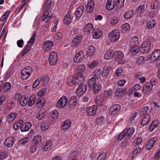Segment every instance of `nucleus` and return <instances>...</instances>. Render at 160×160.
I'll return each mask as SVG.
<instances>
[{"mask_svg":"<svg viewBox=\"0 0 160 160\" xmlns=\"http://www.w3.org/2000/svg\"><path fill=\"white\" fill-rule=\"evenodd\" d=\"M32 71L33 70L31 67L29 66L25 67L21 72L22 78L24 80L28 79Z\"/></svg>","mask_w":160,"mask_h":160,"instance_id":"1","label":"nucleus"},{"mask_svg":"<svg viewBox=\"0 0 160 160\" xmlns=\"http://www.w3.org/2000/svg\"><path fill=\"white\" fill-rule=\"evenodd\" d=\"M119 31L117 30H114L110 32L108 35L109 39L112 42L117 41L120 38Z\"/></svg>","mask_w":160,"mask_h":160,"instance_id":"2","label":"nucleus"},{"mask_svg":"<svg viewBox=\"0 0 160 160\" xmlns=\"http://www.w3.org/2000/svg\"><path fill=\"white\" fill-rule=\"evenodd\" d=\"M49 64L52 66L55 65L58 61V54L55 51L52 52L50 54L48 58Z\"/></svg>","mask_w":160,"mask_h":160,"instance_id":"3","label":"nucleus"},{"mask_svg":"<svg viewBox=\"0 0 160 160\" xmlns=\"http://www.w3.org/2000/svg\"><path fill=\"white\" fill-rule=\"evenodd\" d=\"M115 58L118 60V63L119 64H123L125 62L124 55L121 51H115L113 53Z\"/></svg>","mask_w":160,"mask_h":160,"instance_id":"4","label":"nucleus"},{"mask_svg":"<svg viewBox=\"0 0 160 160\" xmlns=\"http://www.w3.org/2000/svg\"><path fill=\"white\" fill-rule=\"evenodd\" d=\"M135 131L134 128H129L125 129L123 131L124 136V139H129Z\"/></svg>","mask_w":160,"mask_h":160,"instance_id":"5","label":"nucleus"},{"mask_svg":"<svg viewBox=\"0 0 160 160\" xmlns=\"http://www.w3.org/2000/svg\"><path fill=\"white\" fill-rule=\"evenodd\" d=\"M87 90L86 85L84 84H81L77 89L76 93L78 96L81 97L86 92Z\"/></svg>","mask_w":160,"mask_h":160,"instance_id":"6","label":"nucleus"},{"mask_svg":"<svg viewBox=\"0 0 160 160\" xmlns=\"http://www.w3.org/2000/svg\"><path fill=\"white\" fill-rule=\"evenodd\" d=\"M82 39V36L79 35L76 36L73 40L71 44L73 48L78 47L81 43Z\"/></svg>","mask_w":160,"mask_h":160,"instance_id":"7","label":"nucleus"},{"mask_svg":"<svg viewBox=\"0 0 160 160\" xmlns=\"http://www.w3.org/2000/svg\"><path fill=\"white\" fill-rule=\"evenodd\" d=\"M15 142V139L12 136L7 138L4 142L5 146L7 148L12 147Z\"/></svg>","mask_w":160,"mask_h":160,"instance_id":"8","label":"nucleus"},{"mask_svg":"<svg viewBox=\"0 0 160 160\" xmlns=\"http://www.w3.org/2000/svg\"><path fill=\"white\" fill-rule=\"evenodd\" d=\"M141 49L143 52L147 53L150 50L151 48V43L149 41L143 42L141 45Z\"/></svg>","mask_w":160,"mask_h":160,"instance_id":"9","label":"nucleus"},{"mask_svg":"<svg viewBox=\"0 0 160 160\" xmlns=\"http://www.w3.org/2000/svg\"><path fill=\"white\" fill-rule=\"evenodd\" d=\"M68 102V99L65 96L61 98L58 100L57 106L59 108H63L65 107Z\"/></svg>","mask_w":160,"mask_h":160,"instance_id":"10","label":"nucleus"},{"mask_svg":"<svg viewBox=\"0 0 160 160\" xmlns=\"http://www.w3.org/2000/svg\"><path fill=\"white\" fill-rule=\"evenodd\" d=\"M121 109V106L120 105H114L110 109V113L112 115H115L119 112Z\"/></svg>","mask_w":160,"mask_h":160,"instance_id":"11","label":"nucleus"},{"mask_svg":"<svg viewBox=\"0 0 160 160\" xmlns=\"http://www.w3.org/2000/svg\"><path fill=\"white\" fill-rule=\"evenodd\" d=\"M153 85L151 82L146 83L143 86L142 90V92L145 94L149 93L152 88Z\"/></svg>","mask_w":160,"mask_h":160,"instance_id":"12","label":"nucleus"},{"mask_svg":"<svg viewBox=\"0 0 160 160\" xmlns=\"http://www.w3.org/2000/svg\"><path fill=\"white\" fill-rule=\"evenodd\" d=\"M84 52L83 51L78 52L75 55L74 58V62L77 63L82 61L84 57Z\"/></svg>","mask_w":160,"mask_h":160,"instance_id":"13","label":"nucleus"},{"mask_svg":"<svg viewBox=\"0 0 160 160\" xmlns=\"http://www.w3.org/2000/svg\"><path fill=\"white\" fill-rule=\"evenodd\" d=\"M84 7L82 6H79L76 10L75 12L76 19L78 20H79L81 17L84 10Z\"/></svg>","mask_w":160,"mask_h":160,"instance_id":"14","label":"nucleus"},{"mask_svg":"<svg viewBox=\"0 0 160 160\" xmlns=\"http://www.w3.org/2000/svg\"><path fill=\"white\" fill-rule=\"evenodd\" d=\"M44 10V13L42 17V19L43 21H45L46 22H48L51 18V16L49 15L51 12V10Z\"/></svg>","mask_w":160,"mask_h":160,"instance_id":"15","label":"nucleus"},{"mask_svg":"<svg viewBox=\"0 0 160 160\" xmlns=\"http://www.w3.org/2000/svg\"><path fill=\"white\" fill-rule=\"evenodd\" d=\"M53 145L52 142L50 140L47 141L43 143L42 150L43 151H48L50 150Z\"/></svg>","mask_w":160,"mask_h":160,"instance_id":"16","label":"nucleus"},{"mask_svg":"<svg viewBox=\"0 0 160 160\" xmlns=\"http://www.w3.org/2000/svg\"><path fill=\"white\" fill-rule=\"evenodd\" d=\"M98 107L96 105H93L88 107L87 109V113L89 116H93L95 115Z\"/></svg>","mask_w":160,"mask_h":160,"instance_id":"17","label":"nucleus"},{"mask_svg":"<svg viewBox=\"0 0 160 160\" xmlns=\"http://www.w3.org/2000/svg\"><path fill=\"white\" fill-rule=\"evenodd\" d=\"M76 78V82L79 83V82H82L84 80L85 77L83 75L82 72L80 71L78 72L74 76Z\"/></svg>","mask_w":160,"mask_h":160,"instance_id":"18","label":"nucleus"},{"mask_svg":"<svg viewBox=\"0 0 160 160\" xmlns=\"http://www.w3.org/2000/svg\"><path fill=\"white\" fill-rule=\"evenodd\" d=\"M157 138L155 137L151 138L148 142L146 146V148L148 150H150L153 146L154 144L157 141Z\"/></svg>","mask_w":160,"mask_h":160,"instance_id":"19","label":"nucleus"},{"mask_svg":"<svg viewBox=\"0 0 160 160\" xmlns=\"http://www.w3.org/2000/svg\"><path fill=\"white\" fill-rule=\"evenodd\" d=\"M73 16L71 12H68L65 15L63 20L64 23L67 25L70 24L72 20Z\"/></svg>","mask_w":160,"mask_h":160,"instance_id":"20","label":"nucleus"},{"mask_svg":"<svg viewBox=\"0 0 160 160\" xmlns=\"http://www.w3.org/2000/svg\"><path fill=\"white\" fill-rule=\"evenodd\" d=\"M116 4L115 0H108L106 7L107 9L110 10L113 9Z\"/></svg>","mask_w":160,"mask_h":160,"instance_id":"21","label":"nucleus"},{"mask_svg":"<svg viewBox=\"0 0 160 160\" xmlns=\"http://www.w3.org/2000/svg\"><path fill=\"white\" fill-rule=\"evenodd\" d=\"M71 122L70 120L67 119L62 123V129L64 130H67L71 126Z\"/></svg>","mask_w":160,"mask_h":160,"instance_id":"22","label":"nucleus"},{"mask_svg":"<svg viewBox=\"0 0 160 160\" xmlns=\"http://www.w3.org/2000/svg\"><path fill=\"white\" fill-rule=\"evenodd\" d=\"M32 126V124L29 122H27L23 124L21 128L22 132H26L29 131Z\"/></svg>","mask_w":160,"mask_h":160,"instance_id":"23","label":"nucleus"},{"mask_svg":"<svg viewBox=\"0 0 160 160\" xmlns=\"http://www.w3.org/2000/svg\"><path fill=\"white\" fill-rule=\"evenodd\" d=\"M129 53L132 55H135L139 51V48L136 45L132 46L129 49Z\"/></svg>","mask_w":160,"mask_h":160,"instance_id":"24","label":"nucleus"},{"mask_svg":"<svg viewBox=\"0 0 160 160\" xmlns=\"http://www.w3.org/2000/svg\"><path fill=\"white\" fill-rule=\"evenodd\" d=\"M92 32L93 38L96 39L100 38L103 34L102 31L98 29L94 31H93Z\"/></svg>","mask_w":160,"mask_h":160,"instance_id":"25","label":"nucleus"},{"mask_svg":"<svg viewBox=\"0 0 160 160\" xmlns=\"http://www.w3.org/2000/svg\"><path fill=\"white\" fill-rule=\"evenodd\" d=\"M69 104L72 107H74L78 104V102L77 97L74 95L72 96L69 101Z\"/></svg>","mask_w":160,"mask_h":160,"instance_id":"26","label":"nucleus"},{"mask_svg":"<svg viewBox=\"0 0 160 160\" xmlns=\"http://www.w3.org/2000/svg\"><path fill=\"white\" fill-rule=\"evenodd\" d=\"M160 56V50L157 49L151 54V59L153 61H156Z\"/></svg>","mask_w":160,"mask_h":160,"instance_id":"27","label":"nucleus"},{"mask_svg":"<svg viewBox=\"0 0 160 160\" xmlns=\"http://www.w3.org/2000/svg\"><path fill=\"white\" fill-rule=\"evenodd\" d=\"M76 78L74 76L70 77L67 80V83L68 86H71L74 84H78L76 82Z\"/></svg>","mask_w":160,"mask_h":160,"instance_id":"28","label":"nucleus"},{"mask_svg":"<svg viewBox=\"0 0 160 160\" xmlns=\"http://www.w3.org/2000/svg\"><path fill=\"white\" fill-rule=\"evenodd\" d=\"M95 102L98 106H101L104 104L106 101L103 98L99 97H97L95 99Z\"/></svg>","mask_w":160,"mask_h":160,"instance_id":"29","label":"nucleus"},{"mask_svg":"<svg viewBox=\"0 0 160 160\" xmlns=\"http://www.w3.org/2000/svg\"><path fill=\"white\" fill-rule=\"evenodd\" d=\"M101 74V70L100 69H96L92 73L91 76L97 80L100 78Z\"/></svg>","mask_w":160,"mask_h":160,"instance_id":"30","label":"nucleus"},{"mask_svg":"<svg viewBox=\"0 0 160 160\" xmlns=\"http://www.w3.org/2000/svg\"><path fill=\"white\" fill-rule=\"evenodd\" d=\"M83 30L84 32L88 33L92 32L94 31L93 25L91 23H88L84 27Z\"/></svg>","mask_w":160,"mask_h":160,"instance_id":"31","label":"nucleus"},{"mask_svg":"<svg viewBox=\"0 0 160 160\" xmlns=\"http://www.w3.org/2000/svg\"><path fill=\"white\" fill-rule=\"evenodd\" d=\"M53 45V43L51 41H47L43 44V49L45 50H49L51 48Z\"/></svg>","mask_w":160,"mask_h":160,"instance_id":"32","label":"nucleus"},{"mask_svg":"<svg viewBox=\"0 0 160 160\" xmlns=\"http://www.w3.org/2000/svg\"><path fill=\"white\" fill-rule=\"evenodd\" d=\"M28 96L23 95L22 96L20 100V104L22 107L26 106L28 103Z\"/></svg>","mask_w":160,"mask_h":160,"instance_id":"33","label":"nucleus"},{"mask_svg":"<svg viewBox=\"0 0 160 160\" xmlns=\"http://www.w3.org/2000/svg\"><path fill=\"white\" fill-rule=\"evenodd\" d=\"M94 6V3L93 1L91 0L88 2L87 7V11L88 13L92 12Z\"/></svg>","mask_w":160,"mask_h":160,"instance_id":"34","label":"nucleus"},{"mask_svg":"<svg viewBox=\"0 0 160 160\" xmlns=\"http://www.w3.org/2000/svg\"><path fill=\"white\" fill-rule=\"evenodd\" d=\"M158 122L157 120H154L151 123L149 128V130L150 132H152L154 129L156 128L158 125Z\"/></svg>","mask_w":160,"mask_h":160,"instance_id":"35","label":"nucleus"},{"mask_svg":"<svg viewBox=\"0 0 160 160\" xmlns=\"http://www.w3.org/2000/svg\"><path fill=\"white\" fill-rule=\"evenodd\" d=\"M50 125L49 122H43L41 124V129L42 131H45L49 128Z\"/></svg>","mask_w":160,"mask_h":160,"instance_id":"36","label":"nucleus"},{"mask_svg":"<svg viewBox=\"0 0 160 160\" xmlns=\"http://www.w3.org/2000/svg\"><path fill=\"white\" fill-rule=\"evenodd\" d=\"M97 80L94 78L91 77L88 80V86L90 88L93 87L97 83Z\"/></svg>","mask_w":160,"mask_h":160,"instance_id":"37","label":"nucleus"},{"mask_svg":"<svg viewBox=\"0 0 160 160\" xmlns=\"http://www.w3.org/2000/svg\"><path fill=\"white\" fill-rule=\"evenodd\" d=\"M150 119L151 117L150 115H146L141 121V125L142 126H144L148 124L150 122Z\"/></svg>","mask_w":160,"mask_h":160,"instance_id":"38","label":"nucleus"},{"mask_svg":"<svg viewBox=\"0 0 160 160\" xmlns=\"http://www.w3.org/2000/svg\"><path fill=\"white\" fill-rule=\"evenodd\" d=\"M17 114L15 112H12L9 114L8 116L7 121L8 123H10L14 120L16 117Z\"/></svg>","mask_w":160,"mask_h":160,"instance_id":"39","label":"nucleus"},{"mask_svg":"<svg viewBox=\"0 0 160 160\" xmlns=\"http://www.w3.org/2000/svg\"><path fill=\"white\" fill-rule=\"evenodd\" d=\"M11 88V84L9 82H6L2 88V91L3 92H6L9 91Z\"/></svg>","mask_w":160,"mask_h":160,"instance_id":"40","label":"nucleus"},{"mask_svg":"<svg viewBox=\"0 0 160 160\" xmlns=\"http://www.w3.org/2000/svg\"><path fill=\"white\" fill-rule=\"evenodd\" d=\"M98 60H94L88 64V67L89 68L92 69L97 66L98 63Z\"/></svg>","mask_w":160,"mask_h":160,"instance_id":"41","label":"nucleus"},{"mask_svg":"<svg viewBox=\"0 0 160 160\" xmlns=\"http://www.w3.org/2000/svg\"><path fill=\"white\" fill-rule=\"evenodd\" d=\"M156 24L155 21L153 20L148 21L147 23V27L149 29H151L154 28Z\"/></svg>","mask_w":160,"mask_h":160,"instance_id":"42","label":"nucleus"},{"mask_svg":"<svg viewBox=\"0 0 160 160\" xmlns=\"http://www.w3.org/2000/svg\"><path fill=\"white\" fill-rule=\"evenodd\" d=\"M8 156L7 150L3 149L0 151V160H2Z\"/></svg>","mask_w":160,"mask_h":160,"instance_id":"43","label":"nucleus"},{"mask_svg":"<svg viewBox=\"0 0 160 160\" xmlns=\"http://www.w3.org/2000/svg\"><path fill=\"white\" fill-rule=\"evenodd\" d=\"M36 100V98L34 95L31 96L28 103V105L29 107L32 106L35 103Z\"/></svg>","mask_w":160,"mask_h":160,"instance_id":"44","label":"nucleus"},{"mask_svg":"<svg viewBox=\"0 0 160 160\" xmlns=\"http://www.w3.org/2000/svg\"><path fill=\"white\" fill-rule=\"evenodd\" d=\"M31 48V45L27 44L24 47V50L21 54V56H23L28 52Z\"/></svg>","mask_w":160,"mask_h":160,"instance_id":"45","label":"nucleus"},{"mask_svg":"<svg viewBox=\"0 0 160 160\" xmlns=\"http://www.w3.org/2000/svg\"><path fill=\"white\" fill-rule=\"evenodd\" d=\"M88 54L90 56H93L94 54L96 49L93 45H90L88 47Z\"/></svg>","mask_w":160,"mask_h":160,"instance_id":"46","label":"nucleus"},{"mask_svg":"<svg viewBox=\"0 0 160 160\" xmlns=\"http://www.w3.org/2000/svg\"><path fill=\"white\" fill-rule=\"evenodd\" d=\"M133 15V12L131 11H128L124 14V18L126 19H128L132 18Z\"/></svg>","mask_w":160,"mask_h":160,"instance_id":"47","label":"nucleus"},{"mask_svg":"<svg viewBox=\"0 0 160 160\" xmlns=\"http://www.w3.org/2000/svg\"><path fill=\"white\" fill-rule=\"evenodd\" d=\"M51 118L53 120H56L58 116V113L56 110H54L52 111L51 112Z\"/></svg>","mask_w":160,"mask_h":160,"instance_id":"48","label":"nucleus"},{"mask_svg":"<svg viewBox=\"0 0 160 160\" xmlns=\"http://www.w3.org/2000/svg\"><path fill=\"white\" fill-rule=\"evenodd\" d=\"M41 80L43 81L44 85H47L49 81V78L47 74L44 75L42 78Z\"/></svg>","mask_w":160,"mask_h":160,"instance_id":"49","label":"nucleus"},{"mask_svg":"<svg viewBox=\"0 0 160 160\" xmlns=\"http://www.w3.org/2000/svg\"><path fill=\"white\" fill-rule=\"evenodd\" d=\"M93 91L95 93H98L99 92L101 88V86L98 83H97L95 86L92 87Z\"/></svg>","mask_w":160,"mask_h":160,"instance_id":"50","label":"nucleus"},{"mask_svg":"<svg viewBox=\"0 0 160 160\" xmlns=\"http://www.w3.org/2000/svg\"><path fill=\"white\" fill-rule=\"evenodd\" d=\"M33 140L36 144H38L41 142L42 141L41 136L40 135L35 136L33 138Z\"/></svg>","mask_w":160,"mask_h":160,"instance_id":"51","label":"nucleus"},{"mask_svg":"<svg viewBox=\"0 0 160 160\" xmlns=\"http://www.w3.org/2000/svg\"><path fill=\"white\" fill-rule=\"evenodd\" d=\"M114 55L113 53H112V52L111 51H109L106 52L104 55V57L106 59H109L112 57Z\"/></svg>","mask_w":160,"mask_h":160,"instance_id":"52","label":"nucleus"},{"mask_svg":"<svg viewBox=\"0 0 160 160\" xmlns=\"http://www.w3.org/2000/svg\"><path fill=\"white\" fill-rule=\"evenodd\" d=\"M109 72L108 68L107 67H104L102 72L103 77H106L108 75Z\"/></svg>","mask_w":160,"mask_h":160,"instance_id":"53","label":"nucleus"},{"mask_svg":"<svg viewBox=\"0 0 160 160\" xmlns=\"http://www.w3.org/2000/svg\"><path fill=\"white\" fill-rule=\"evenodd\" d=\"M51 2L50 1L47 0L45 2L43 8L44 10H50V8L51 6Z\"/></svg>","mask_w":160,"mask_h":160,"instance_id":"54","label":"nucleus"},{"mask_svg":"<svg viewBox=\"0 0 160 160\" xmlns=\"http://www.w3.org/2000/svg\"><path fill=\"white\" fill-rule=\"evenodd\" d=\"M38 102L37 103V106L38 107H42L44 104L45 103V100L43 98L38 99Z\"/></svg>","mask_w":160,"mask_h":160,"instance_id":"55","label":"nucleus"},{"mask_svg":"<svg viewBox=\"0 0 160 160\" xmlns=\"http://www.w3.org/2000/svg\"><path fill=\"white\" fill-rule=\"evenodd\" d=\"M36 36V33H34L30 40L28 42L27 44L29 45H30V44L31 45H33Z\"/></svg>","mask_w":160,"mask_h":160,"instance_id":"56","label":"nucleus"},{"mask_svg":"<svg viewBox=\"0 0 160 160\" xmlns=\"http://www.w3.org/2000/svg\"><path fill=\"white\" fill-rule=\"evenodd\" d=\"M142 137H138L136 138L134 141L133 143L135 145H139L142 142Z\"/></svg>","mask_w":160,"mask_h":160,"instance_id":"57","label":"nucleus"},{"mask_svg":"<svg viewBox=\"0 0 160 160\" xmlns=\"http://www.w3.org/2000/svg\"><path fill=\"white\" fill-rule=\"evenodd\" d=\"M118 22L119 19L116 17H112L110 20V23L112 26H114L117 24Z\"/></svg>","mask_w":160,"mask_h":160,"instance_id":"58","label":"nucleus"},{"mask_svg":"<svg viewBox=\"0 0 160 160\" xmlns=\"http://www.w3.org/2000/svg\"><path fill=\"white\" fill-rule=\"evenodd\" d=\"M10 12V11H8L4 13V14L0 18V20L1 21H3L5 19H6V20L9 17V13Z\"/></svg>","mask_w":160,"mask_h":160,"instance_id":"59","label":"nucleus"},{"mask_svg":"<svg viewBox=\"0 0 160 160\" xmlns=\"http://www.w3.org/2000/svg\"><path fill=\"white\" fill-rule=\"evenodd\" d=\"M45 115V112H40L37 114V118L39 120H40L43 118Z\"/></svg>","mask_w":160,"mask_h":160,"instance_id":"60","label":"nucleus"},{"mask_svg":"<svg viewBox=\"0 0 160 160\" xmlns=\"http://www.w3.org/2000/svg\"><path fill=\"white\" fill-rule=\"evenodd\" d=\"M124 92V91L122 89H118L116 90L114 94L117 96H121Z\"/></svg>","mask_w":160,"mask_h":160,"instance_id":"61","label":"nucleus"},{"mask_svg":"<svg viewBox=\"0 0 160 160\" xmlns=\"http://www.w3.org/2000/svg\"><path fill=\"white\" fill-rule=\"evenodd\" d=\"M29 137H28L22 139L19 141V143L21 144H24L27 143L29 140Z\"/></svg>","mask_w":160,"mask_h":160,"instance_id":"62","label":"nucleus"},{"mask_svg":"<svg viewBox=\"0 0 160 160\" xmlns=\"http://www.w3.org/2000/svg\"><path fill=\"white\" fill-rule=\"evenodd\" d=\"M122 28L123 30L127 31L130 29V26L128 23H125L122 25Z\"/></svg>","mask_w":160,"mask_h":160,"instance_id":"63","label":"nucleus"},{"mask_svg":"<svg viewBox=\"0 0 160 160\" xmlns=\"http://www.w3.org/2000/svg\"><path fill=\"white\" fill-rule=\"evenodd\" d=\"M46 91L47 89L44 88L38 92V95L40 97L43 96L45 95Z\"/></svg>","mask_w":160,"mask_h":160,"instance_id":"64","label":"nucleus"}]
</instances>
